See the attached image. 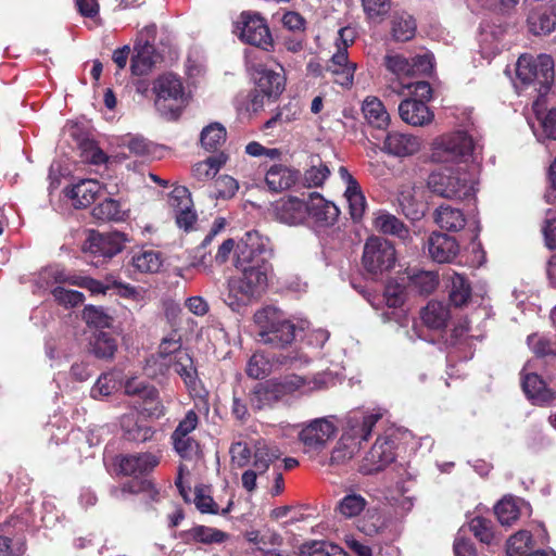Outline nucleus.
I'll use <instances>...</instances> for the list:
<instances>
[{
	"instance_id": "1",
	"label": "nucleus",
	"mask_w": 556,
	"mask_h": 556,
	"mask_svg": "<svg viewBox=\"0 0 556 556\" xmlns=\"http://www.w3.org/2000/svg\"><path fill=\"white\" fill-rule=\"evenodd\" d=\"M235 252L233 265L240 273L227 281L226 305L240 312L258 300L267 288L268 275L273 267V248L267 237L256 230L248 231L236 244L233 239L225 240L215 254L218 264H225Z\"/></svg>"
},
{
	"instance_id": "48",
	"label": "nucleus",
	"mask_w": 556,
	"mask_h": 556,
	"mask_svg": "<svg viewBox=\"0 0 556 556\" xmlns=\"http://www.w3.org/2000/svg\"><path fill=\"white\" fill-rule=\"evenodd\" d=\"M271 371L269 358L261 352L254 353L248 361L245 372L250 378L262 379Z\"/></svg>"
},
{
	"instance_id": "54",
	"label": "nucleus",
	"mask_w": 556,
	"mask_h": 556,
	"mask_svg": "<svg viewBox=\"0 0 556 556\" xmlns=\"http://www.w3.org/2000/svg\"><path fill=\"white\" fill-rule=\"evenodd\" d=\"M184 351L180 337L176 332H172L169 336L162 339L157 354L163 358L165 357L170 363L178 352Z\"/></svg>"
},
{
	"instance_id": "11",
	"label": "nucleus",
	"mask_w": 556,
	"mask_h": 556,
	"mask_svg": "<svg viewBox=\"0 0 556 556\" xmlns=\"http://www.w3.org/2000/svg\"><path fill=\"white\" fill-rule=\"evenodd\" d=\"M395 458L394 441L387 435L378 437L370 451L363 458L359 471L372 475L384 469Z\"/></svg>"
},
{
	"instance_id": "53",
	"label": "nucleus",
	"mask_w": 556,
	"mask_h": 556,
	"mask_svg": "<svg viewBox=\"0 0 556 556\" xmlns=\"http://www.w3.org/2000/svg\"><path fill=\"white\" fill-rule=\"evenodd\" d=\"M122 147L126 148L135 156H149L153 152V144L141 136H126L122 140Z\"/></svg>"
},
{
	"instance_id": "3",
	"label": "nucleus",
	"mask_w": 556,
	"mask_h": 556,
	"mask_svg": "<svg viewBox=\"0 0 556 556\" xmlns=\"http://www.w3.org/2000/svg\"><path fill=\"white\" fill-rule=\"evenodd\" d=\"M254 323L258 328V341L276 349H283L291 344L307 327V321L301 320L295 324L273 306L256 311Z\"/></svg>"
},
{
	"instance_id": "61",
	"label": "nucleus",
	"mask_w": 556,
	"mask_h": 556,
	"mask_svg": "<svg viewBox=\"0 0 556 556\" xmlns=\"http://www.w3.org/2000/svg\"><path fill=\"white\" fill-rule=\"evenodd\" d=\"M215 192L216 197L228 199L236 194L238 191L239 185L237 180L228 175L219 176L215 180Z\"/></svg>"
},
{
	"instance_id": "30",
	"label": "nucleus",
	"mask_w": 556,
	"mask_h": 556,
	"mask_svg": "<svg viewBox=\"0 0 556 556\" xmlns=\"http://www.w3.org/2000/svg\"><path fill=\"white\" fill-rule=\"evenodd\" d=\"M529 30L534 35H546L556 27V12L553 8H539L528 16Z\"/></svg>"
},
{
	"instance_id": "64",
	"label": "nucleus",
	"mask_w": 556,
	"mask_h": 556,
	"mask_svg": "<svg viewBox=\"0 0 556 556\" xmlns=\"http://www.w3.org/2000/svg\"><path fill=\"white\" fill-rule=\"evenodd\" d=\"M329 174L330 170L325 164H313L311 168L305 172L304 180L309 187H319L324 184Z\"/></svg>"
},
{
	"instance_id": "8",
	"label": "nucleus",
	"mask_w": 556,
	"mask_h": 556,
	"mask_svg": "<svg viewBox=\"0 0 556 556\" xmlns=\"http://www.w3.org/2000/svg\"><path fill=\"white\" fill-rule=\"evenodd\" d=\"M395 261V249L390 241L380 237H371L366 241L363 265L368 273L377 275L390 270Z\"/></svg>"
},
{
	"instance_id": "31",
	"label": "nucleus",
	"mask_w": 556,
	"mask_h": 556,
	"mask_svg": "<svg viewBox=\"0 0 556 556\" xmlns=\"http://www.w3.org/2000/svg\"><path fill=\"white\" fill-rule=\"evenodd\" d=\"M362 111L366 121L378 129L388 127L390 115L383 103L376 97H367L363 101Z\"/></svg>"
},
{
	"instance_id": "44",
	"label": "nucleus",
	"mask_w": 556,
	"mask_h": 556,
	"mask_svg": "<svg viewBox=\"0 0 556 556\" xmlns=\"http://www.w3.org/2000/svg\"><path fill=\"white\" fill-rule=\"evenodd\" d=\"M359 446L356 442H351L342 434L336 446L331 451L330 465L340 466L348 463L358 452Z\"/></svg>"
},
{
	"instance_id": "15",
	"label": "nucleus",
	"mask_w": 556,
	"mask_h": 556,
	"mask_svg": "<svg viewBox=\"0 0 556 556\" xmlns=\"http://www.w3.org/2000/svg\"><path fill=\"white\" fill-rule=\"evenodd\" d=\"M429 256L437 263H451L459 253L455 238L439 231L432 232L427 240Z\"/></svg>"
},
{
	"instance_id": "21",
	"label": "nucleus",
	"mask_w": 556,
	"mask_h": 556,
	"mask_svg": "<svg viewBox=\"0 0 556 556\" xmlns=\"http://www.w3.org/2000/svg\"><path fill=\"white\" fill-rule=\"evenodd\" d=\"M277 219L287 225H299L307 216V202L298 198H288L277 202L275 206Z\"/></svg>"
},
{
	"instance_id": "39",
	"label": "nucleus",
	"mask_w": 556,
	"mask_h": 556,
	"mask_svg": "<svg viewBox=\"0 0 556 556\" xmlns=\"http://www.w3.org/2000/svg\"><path fill=\"white\" fill-rule=\"evenodd\" d=\"M450 300L455 306H464L471 296V287L465 276L453 273L450 277Z\"/></svg>"
},
{
	"instance_id": "26",
	"label": "nucleus",
	"mask_w": 556,
	"mask_h": 556,
	"mask_svg": "<svg viewBox=\"0 0 556 556\" xmlns=\"http://www.w3.org/2000/svg\"><path fill=\"white\" fill-rule=\"evenodd\" d=\"M135 55L131 60V71L135 75L148 74L156 63L159 55L153 45L146 40L143 43H135Z\"/></svg>"
},
{
	"instance_id": "27",
	"label": "nucleus",
	"mask_w": 556,
	"mask_h": 556,
	"mask_svg": "<svg viewBox=\"0 0 556 556\" xmlns=\"http://www.w3.org/2000/svg\"><path fill=\"white\" fill-rule=\"evenodd\" d=\"M382 64L387 72L394 76L397 80V85L394 88H401L403 79L413 77V67L410 66V60L394 51H388L383 56Z\"/></svg>"
},
{
	"instance_id": "4",
	"label": "nucleus",
	"mask_w": 556,
	"mask_h": 556,
	"mask_svg": "<svg viewBox=\"0 0 556 556\" xmlns=\"http://www.w3.org/2000/svg\"><path fill=\"white\" fill-rule=\"evenodd\" d=\"M516 75L522 88L532 87L539 98L549 91L554 81V61L547 54H522L516 63Z\"/></svg>"
},
{
	"instance_id": "35",
	"label": "nucleus",
	"mask_w": 556,
	"mask_h": 556,
	"mask_svg": "<svg viewBox=\"0 0 556 556\" xmlns=\"http://www.w3.org/2000/svg\"><path fill=\"white\" fill-rule=\"evenodd\" d=\"M375 227L378 231L394 236L403 241L409 238V230L396 216L381 212L375 218Z\"/></svg>"
},
{
	"instance_id": "12",
	"label": "nucleus",
	"mask_w": 556,
	"mask_h": 556,
	"mask_svg": "<svg viewBox=\"0 0 556 556\" xmlns=\"http://www.w3.org/2000/svg\"><path fill=\"white\" fill-rule=\"evenodd\" d=\"M126 241V237L121 232L100 233L91 231L84 243L83 250L94 256L112 258L118 254Z\"/></svg>"
},
{
	"instance_id": "49",
	"label": "nucleus",
	"mask_w": 556,
	"mask_h": 556,
	"mask_svg": "<svg viewBox=\"0 0 556 556\" xmlns=\"http://www.w3.org/2000/svg\"><path fill=\"white\" fill-rule=\"evenodd\" d=\"M244 538L248 542L254 544L256 548L263 553L268 549V546H276L281 542L280 535L269 530L264 532L250 530L244 533Z\"/></svg>"
},
{
	"instance_id": "63",
	"label": "nucleus",
	"mask_w": 556,
	"mask_h": 556,
	"mask_svg": "<svg viewBox=\"0 0 556 556\" xmlns=\"http://www.w3.org/2000/svg\"><path fill=\"white\" fill-rule=\"evenodd\" d=\"M229 453L231 456V464L235 467L241 468L250 463L251 451L244 442L232 443Z\"/></svg>"
},
{
	"instance_id": "40",
	"label": "nucleus",
	"mask_w": 556,
	"mask_h": 556,
	"mask_svg": "<svg viewBox=\"0 0 556 556\" xmlns=\"http://www.w3.org/2000/svg\"><path fill=\"white\" fill-rule=\"evenodd\" d=\"M368 501L362 494L350 491L338 503L337 510L344 518L357 517L365 510Z\"/></svg>"
},
{
	"instance_id": "20",
	"label": "nucleus",
	"mask_w": 556,
	"mask_h": 556,
	"mask_svg": "<svg viewBox=\"0 0 556 556\" xmlns=\"http://www.w3.org/2000/svg\"><path fill=\"white\" fill-rule=\"evenodd\" d=\"M307 215L321 226L332 225L338 216L339 208L334 203L327 201L319 193L313 192L307 201Z\"/></svg>"
},
{
	"instance_id": "60",
	"label": "nucleus",
	"mask_w": 556,
	"mask_h": 556,
	"mask_svg": "<svg viewBox=\"0 0 556 556\" xmlns=\"http://www.w3.org/2000/svg\"><path fill=\"white\" fill-rule=\"evenodd\" d=\"M52 295L60 304L65 306H76L84 302V294L76 290H68L63 287H56L52 290Z\"/></svg>"
},
{
	"instance_id": "6",
	"label": "nucleus",
	"mask_w": 556,
	"mask_h": 556,
	"mask_svg": "<svg viewBox=\"0 0 556 556\" xmlns=\"http://www.w3.org/2000/svg\"><path fill=\"white\" fill-rule=\"evenodd\" d=\"M477 146L470 135L457 130L437 137L431 143L430 161L438 164L467 163Z\"/></svg>"
},
{
	"instance_id": "28",
	"label": "nucleus",
	"mask_w": 556,
	"mask_h": 556,
	"mask_svg": "<svg viewBox=\"0 0 556 556\" xmlns=\"http://www.w3.org/2000/svg\"><path fill=\"white\" fill-rule=\"evenodd\" d=\"M416 33V22L406 12H395L390 20V35L396 42L410 40Z\"/></svg>"
},
{
	"instance_id": "36",
	"label": "nucleus",
	"mask_w": 556,
	"mask_h": 556,
	"mask_svg": "<svg viewBox=\"0 0 556 556\" xmlns=\"http://www.w3.org/2000/svg\"><path fill=\"white\" fill-rule=\"evenodd\" d=\"M281 451L277 445L260 440L254 446V462L253 466L258 473L265 472L271 463L281 456Z\"/></svg>"
},
{
	"instance_id": "59",
	"label": "nucleus",
	"mask_w": 556,
	"mask_h": 556,
	"mask_svg": "<svg viewBox=\"0 0 556 556\" xmlns=\"http://www.w3.org/2000/svg\"><path fill=\"white\" fill-rule=\"evenodd\" d=\"M470 530L482 543L490 544L493 540L492 522L481 517H476L470 522Z\"/></svg>"
},
{
	"instance_id": "24",
	"label": "nucleus",
	"mask_w": 556,
	"mask_h": 556,
	"mask_svg": "<svg viewBox=\"0 0 556 556\" xmlns=\"http://www.w3.org/2000/svg\"><path fill=\"white\" fill-rule=\"evenodd\" d=\"M299 179V172L281 164L270 166L265 182L270 191L281 192L291 188Z\"/></svg>"
},
{
	"instance_id": "34",
	"label": "nucleus",
	"mask_w": 556,
	"mask_h": 556,
	"mask_svg": "<svg viewBox=\"0 0 556 556\" xmlns=\"http://www.w3.org/2000/svg\"><path fill=\"white\" fill-rule=\"evenodd\" d=\"M163 263L162 254L150 249H138L134 251L131 264L140 273H156Z\"/></svg>"
},
{
	"instance_id": "62",
	"label": "nucleus",
	"mask_w": 556,
	"mask_h": 556,
	"mask_svg": "<svg viewBox=\"0 0 556 556\" xmlns=\"http://www.w3.org/2000/svg\"><path fill=\"white\" fill-rule=\"evenodd\" d=\"M362 5L370 20L384 16L391 8L390 0H362Z\"/></svg>"
},
{
	"instance_id": "55",
	"label": "nucleus",
	"mask_w": 556,
	"mask_h": 556,
	"mask_svg": "<svg viewBox=\"0 0 556 556\" xmlns=\"http://www.w3.org/2000/svg\"><path fill=\"white\" fill-rule=\"evenodd\" d=\"M527 342L532 352L539 357L555 354L556 343L545 337L531 334L528 337Z\"/></svg>"
},
{
	"instance_id": "16",
	"label": "nucleus",
	"mask_w": 556,
	"mask_h": 556,
	"mask_svg": "<svg viewBox=\"0 0 556 556\" xmlns=\"http://www.w3.org/2000/svg\"><path fill=\"white\" fill-rule=\"evenodd\" d=\"M528 366L522 369L521 386L527 397L535 405H548L556 399V391L548 388L546 382L534 372H527Z\"/></svg>"
},
{
	"instance_id": "33",
	"label": "nucleus",
	"mask_w": 556,
	"mask_h": 556,
	"mask_svg": "<svg viewBox=\"0 0 556 556\" xmlns=\"http://www.w3.org/2000/svg\"><path fill=\"white\" fill-rule=\"evenodd\" d=\"M533 111L541 127V132L534 131L538 140H556V109H551L546 112L542 111V103L538 97V100L533 103Z\"/></svg>"
},
{
	"instance_id": "23",
	"label": "nucleus",
	"mask_w": 556,
	"mask_h": 556,
	"mask_svg": "<svg viewBox=\"0 0 556 556\" xmlns=\"http://www.w3.org/2000/svg\"><path fill=\"white\" fill-rule=\"evenodd\" d=\"M159 463V458L151 453L132 454L121 458L119 469L126 476H139L152 471Z\"/></svg>"
},
{
	"instance_id": "37",
	"label": "nucleus",
	"mask_w": 556,
	"mask_h": 556,
	"mask_svg": "<svg viewBox=\"0 0 556 556\" xmlns=\"http://www.w3.org/2000/svg\"><path fill=\"white\" fill-rule=\"evenodd\" d=\"M522 507H526L522 500L513 496L504 497L495 506V514L501 525L510 526L519 518Z\"/></svg>"
},
{
	"instance_id": "56",
	"label": "nucleus",
	"mask_w": 556,
	"mask_h": 556,
	"mask_svg": "<svg viewBox=\"0 0 556 556\" xmlns=\"http://www.w3.org/2000/svg\"><path fill=\"white\" fill-rule=\"evenodd\" d=\"M169 364L170 363L165 357L163 358L156 353L147 359L143 370L148 377L157 378L167 374Z\"/></svg>"
},
{
	"instance_id": "38",
	"label": "nucleus",
	"mask_w": 556,
	"mask_h": 556,
	"mask_svg": "<svg viewBox=\"0 0 556 556\" xmlns=\"http://www.w3.org/2000/svg\"><path fill=\"white\" fill-rule=\"evenodd\" d=\"M121 427L123 429L124 437L129 441L146 442L153 435V431L150 427L138 424L135 414L123 416Z\"/></svg>"
},
{
	"instance_id": "25",
	"label": "nucleus",
	"mask_w": 556,
	"mask_h": 556,
	"mask_svg": "<svg viewBox=\"0 0 556 556\" xmlns=\"http://www.w3.org/2000/svg\"><path fill=\"white\" fill-rule=\"evenodd\" d=\"M435 224L447 231H459L466 225V218L462 210L443 204L433 212Z\"/></svg>"
},
{
	"instance_id": "43",
	"label": "nucleus",
	"mask_w": 556,
	"mask_h": 556,
	"mask_svg": "<svg viewBox=\"0 0 556 556\" xmlns=\"http://www.w3.org/2000/svg\"><path fill=\"white\" fill-rule=\"evenodd\" d=\"M91 351L98 358L111 359L117 351V341L112 334L100 331L91 342Z\"/></svg>"
},
{
	"instance_id": "19",
	"label": "nucleus",
	"mask_w": 556,
	"mask_h": 556,
	"mask_svg": "<svg viewBox=\"0 0 556 556\" xmlns=\"http://www.w3.org/2000/svg\"><path fill=\"white\" fill-rule=\"evenodd\" d=\"M399 114L402 121L415 127H422L433 121V113L424 101L405 99L399 105Z\"/></svg>"
},
{
	"instance_id": "5",
	"label": "nucleus",
	"mask_w": 556,
	"mask_h": 556,
	"mask_svg": "<svg viewBox=\"0 0 556 556\" xmlns=\"http://www.w3.org/2000/svg\"><path fill=\"white\" fill-rule=\"evenodd\" d=\"M426 185L431 193L447 200H464L476 193L475 179L460 167L433 170L428 175Z\"/></svg>"
},
{
	"instance_id": "47",
	"label": "nucleus",
	"mask_w": 556,
	"mask_h": 556,
	"mask_svg": "<svg viewBox=\"0 0 556 556\" xmlns=\"http://www.w3.org/2000/svg\"><path fill=\"white\" fill-rule=\"evenodd\" d=\"M344 195L349 203L351 217L354 220L361 219L366 208V200L364 194L362 193L359 185L346 187Z\"/></svg>"
},
{
	"instance_id": "57",
	"label": "nucleus",
	"mask_w": 556,
	"mask_h": 556,
	"mask_svg": "<svg viewBox=\"0 0 556 556\" xmlns=\"http://www.w3.org/2000/svg\"><path fill=\"white\" fill-rule=\"evenodd\" d=\"M383 296L389 307H400L404 303L405 287L396 281H389Z\"/></svg>"
},
{
	"instance_id": "17",
	"label": "nucleus",
	"mask_w": 556,
	"mask_h": 556,
	"mask_svg": "<svg viewBox=\"0 0 556 556\" xmlns=\"http://www.w3.org/2000/svg\"><path fill=\"white\" fill-rule=\"evenodd\" d=\"M421 148L418 137L410 134L391 131L383 142V151L390 155L405 157L417 153Z\"/></svg>"
},
{
	"instance_id": "2",
	"label": "nucleus",
	"mask_w": 556,
	"mask_h": 556,
	"mask_svg": "<svg viewBox=\"0 0 556 556\" xmlns=\"http://www.w3.org/2000/svg\"><path fill=\"white\" fill-rule=\"evenodd\" d=\"M326 384L325 374L312 378L286 375L256 383L250 392L249 402L254 410L273 409L279 403H289L291 397L321 390Z\"/></svg>"
},
{
	"instance_id": "18",
	"label": "nucleus",
	"mask_w": 556,
	"mask_h": 556,
	"mask_svg": "<svg viewBox=\"0 0 556 556\" xmlns=\"http://www.w3.org/2000/svg\"><path fill=\"white\" fill-rule=\"evenodd\" d=\"M125 393L141 397L146 404H153V406L146 408L151 416L159 418L165 414V406L159 400V391L154 387L131 378L125 382Z\"/></svg>"
},
{
	"instance_id": "9",
	"label": "nucleus",
	"mask_w": 556,
	"mask_h": 556,
	"mask_svg": "<svg viewBox=\"0 0 556 556\" xmlns=\"http://www.w3.org/2000/svg\"><path fill=\"white\" fill-rule=\"evenodd\" d=\"M338 432V418L334 415L319 417L306 422L300 433V441L309 450H323Z\"/></svg>"
},
{
	"instance_id": "22",
	"label": "nucleus",
	"mask_w": 556,
	"mask_h": 556,
	"mask_svg": "<svg viewBox=\"0 0 556 556\" xmlns=\"http://www.w3.org/2000/svg\"><path fill=\"white\" fill-rule=\"evenodd\" d=\"M169 368H173L174 371L177 375H179L186 388L190 392L198 390V387L200 384L198 370L194 366L193 358L191 357L187 350L184 352H178L175 358L172 359Z\"/></svg>"
},
{
	"instance_id": "45",
	"label": "nucleus",
	"mask_w": 556,
	"mask_h": 556,
	"mask_svg": "<svg viewBox=\"0 0 556 556\" xmlns=\"http://www.w3.org/2000/svg\"><path fill=\"white\" fill-rule=\"evenodd\" d=\"M92 215L100 220H121L124 217V211L118 201L108 198L93 207Z\"/></svg>"
},
{
	"instance_id": "52",
	"label": "nucleus",
	"mask_w": 556,
	"mask_h": 556,
	"mask_svg": "<svg viewBox=\"0 0 556 556\" xmlns=\"http://www.w3.org/2000/svg\"><path fill=\"white\" fill-rule=\"evenodd\" d=\"M413 287L421 294H429L438 286V275L433 271L420 270L409 277Z\"/></svg>"
},
{
	"instance_id": "14",
	"label": "nucleus",
	"mask_w": 556,
	"mask_h": 556,
	"mask_svg": "<svg viewBox=\"0 0 556 556\" xmlns=\"http://www.w3.org/2000/svg\"><path fill=\"white\" fill-rule=\"evenodd\" d=\"M256 87L267 94V101L274 102L283 92L286 87V77L283 68L277 65L276 68L260 66L255 70Z\"/></svg>"
},
{
	"instance_id": "51",
	"label": "nucleus",
	"mask_w": 556,
	"mask_h": 556,
	"mask_svg": "<svg viewBox=\"0 0 556 556\" xmlns=\"http://www.w3.org/2000/svg\"><path fill=\"white\" fill-rule=\"evenodd\" d=\"M190 534L195 541L204 544L222 543L228 538L226 532L205 526H197L192 528L190 530Z\"/></svg>"
},
{
	"instance_id": "42",
	"label": "nucleus",
	"mask_w": 556,
	"mask_h": 556,
	"mask_svg": "<svg viewBox=\"0 0 556 556\" xmlns=\"http://www.w3.org/2000/svg\"><path fill=\"white\" fill-rule=\"evenodd\" d=\"M226 129L219 123H212L203 128L200 137L202 147L207 151H215L226 141Z\"/></svg>"
},
{
	"instance_id": "32",
	"label": "nucleus",
	"mask_w": 556,
	"mask_h": 556,
	"mask_svg": "<svg viewBox=\"0 0 556 556\" xmlns=\"http://www.w3.org/2000/svg\"><path fill=\"white\" fill-rule=\"evenodd\" d=\"M450 319L447 306L438 301H431L421 311V320L430 329L440 330L445 328Z\"/></svg>"
},
{
	"instance_id": "10",
	"label": "nucleus",
	"mask_w": 556,
	"mask_h": 556,
	"mask_svg": "<svg viewBox=\"0 0 556 556\" xmlns=\"http://www.w3.org/2000/svg\"><path fill=\"white\" fill-rule=\"evenodd\" d=\"M382 416L381 409L352 410L345 417L342 434L351 442H356L361 447L362 442L369 439L372 428Z\"/></svg>"
},
{
	"instance_id": "7",
	"label": "nucleus",
	"mask_w": 556,
	"mask_h": 556,
	"mask_svg": "<svg viewBox=\"0 0 556 556\" xmlns=\"http://www.w3.org/2000/svg\"><path fill=\"white\" fill-rule=\"evenodd\" d=\"M154 105L162 116L176 119L187 103V96L181 79L172 74H164L153 83Z\"/></svg>"
},
{
	"instance_id": "58",
	"label": "nucleus",
	"mask_w": 556,
	"mask_h": 556,
	"mask_svg": "<svg viewBox=\"0 0 556 556\" xmlns=\"http://www.w3.org/2000/svg\"><path fill=\"white\" fill-rule=\"evenodd\" d=\"M219 166L220 164L216 159L208 157L207 160L199 162L193 166L192 175L198 180L210 179L217 174Z\"/></svg>"
},
{
	"instance_id": "29",
	"label": "nucleus",
	"mask_w": 556,
	"mask_h": 556,
	"mask_svg": "<svg viewBox=\"0 0 556 556\" xmlns=\"http://www.w3.org/2000/svg\"><path fill=\"white\" fill-rule=\"evenodd\" d=\"M101 191V185L94 179H83L74 185L67 195L74 201L76 207H85L91 204Z\"/></svg>"
},
{
	"instance_id": "41",
	"label": "nucleus",
	"mask_w": 556,
	"mask_h": 556,
	"mask_svg": "<svg viewBox=\"0 0 556 556\" xmlns=\"http://www.w3.org/2000/svg\"><path fill=\"white\" fill-rule=\"evenodd\" d=\"M123 375L121 371L112 370L101 375L91 389L93 399H101L113 393L122 386Z\"/></svg>"
},
{
	"instance_id": "46",
	"label": "nucleus",
	"mask_w": 556,
	"mask_h": 556,
	"mask_svg": "<svg viewBox=\"0 0 556 556\" xmlns=\"http://www.w3.org/2000/svg\"><path fill=\"white\" fill-rule=\"evenodd\" d=\"M531 547V533L529 531L521 530L508 539L506 552L508 556H526Z\"/></svg>"
},
{
	"instance_id": "50",
	"label": "nucleus",
	"mask_w": 556,
	"mask_h": 556,
	"mask_svg": "<svg viewBox=\"0 0 556 556\" xmlns=\"http://www.w3.org/2000/svg\"><path fill=\"white\" fill-rule=\"evenodd\" d=\"M399 204L402 207V212L406 217L412 219L419 217V212L415 208V186L403 185L399 189Z\"/></svg>"
},
{
	"instance_id": "13",
	"label": "nucleus",
	"mask_w": 556,
	"mask_h": 556,
	"mask_svg": "<svg viewBox=\"0 0 556 556\" xmlns=\"http://www.w3.org/2000/svg\"><path fill=\"white\" fill-rule=\"evenodd\" d=\"M240 39L249 45L266 47L270 43L271 37L265 20L258 14L243 12L238 22Z\"/></svg>"
}]
</instances>
